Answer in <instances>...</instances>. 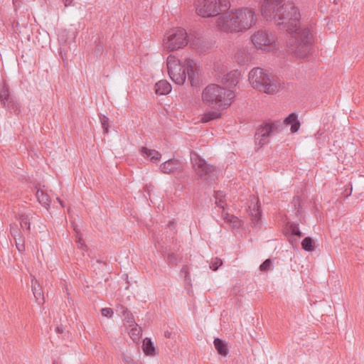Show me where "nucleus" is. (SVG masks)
<instances>
[{
  "label": "nucleus",
  "instance_id": "1",
  "mask_svg": "<svg viewBox=\"0 0 364 364\" xmlns=\"http://www.w3.org/2000/svg\"><path fill=\"white\" fill-rule=\"evenodd\" d=\"M284 0H264L262 14L267 21H273L290 36L287 42L289 51L299 57H305L310 52L313 35L309 28L301 27V15L292 3L282 6Z\"/></svg>",
  "mask_w": 364,
  "mask_h": 364
},
{
  "label": "nucleus",
  "instance_id": "2",
  "mask_svg": "<svg viewBox=\"0 0 364 364\" xmlns=\"http://www.w3.org/2000/svg\"><path fill=\"white\" fill-rule=\"evenodd\" d=\"M166 65L168 75L176 84L183 85L186 76L191 86L196 87L199 84L197 63L194 60L187 58L182 64L175 55H170L167 58Z\"/></svg>",
  "mask_w": 364,
  "mask_h": 364
},
{
  "label": "nucleus",
  "instance_id": "3",
  "mask_svg": "<svg viewBox=\"0 0 364 364\" xmlns=\"http://www.w3.org/2000/svg\"><path fill=\"white\" fill-rule=\"evenodd\" d=\"M235 97L234 92L218 85H208L202 92V100L204 104L215 109L228 108Z\"/></svg>",
  "mask_w": 364,
  "mask_h": 364
},
{
  "label": "nucleus",
  "instance_id": "4",
  "mask_svg": "<svg viewBox=\"0 0 364 364\" xmlns=\"http://www.w3.org/2000/svg\"><path fill=\"white\" fill-rule=\"evenodd\" d=\"M249 81L252 87L269 95L274 94L279 84L262 68H255L249 73Z\"/></svg>",
  "mask_w": 364,
  "mask_h": 364
},
{
  "label": "nucleus",
  "instance_id": "5",
  "mask_svg": "<svg viewBox=\"0 0 364 364\" xmlns=\"http://www.w3.org/2000/svg\"><path fill=\"white\" fill-rule=\"evenodd\" d=\"M230 4L228 0H200L196 6L197 14L204 18L215 16L220 11L228 10Z\"/></svg>",
  "mask_w": 364,
  "mask_h": 364
},
{
  "label": "nucleus",
  "instance_id": "6",
  "mask_svg": "<svg viewBox=\"0 0 364 364\" xmlns=\"http://www.w3.org/2000/svg\"><path fill=\"white\" fill-rule=\"evenodd\" d=\"M188 43V34L185 29L173 28L167 31L164 38V46L168 51L181 49Z\"/></svg>",
  "mask_w": 364,
  "mask_h": 364
},
{
  "label": "nucleus",
  "instance_id": "7",
  "mask_svg": "<svg viewBox=\"0 0 364 364\" xmlns=\"http://www.w3.org/2000/svg\"><path fill=\"white\" fill-rule=\"evenodd\" d=\"M254 46L264 51H272L276 48L274 36L265 30H259L255 32L251 37Z\"/></svg>",
  "mask_w": 364,
  "mask_h": 364
},
{
  "label": "nucleus",
  "instance_id": "8",
  "mask_svg": "<svg viewBox=\"0 0 364 364\" xmlns=\"http://www.w3.org/2000/svg\"><path fill=\"white\" fill-rule=\"evenodd\" d=\"M191 161L196 174L201 178L207 179L213 174L214 166L208 164L205 159L193 151L191 152Z\"/></svg>",
  "mask_w": 364,
  "mask_h": 364
},
{
  "label": "nucleus",
  "instance_id": "9",
  "mask_svg": "<svg viewBox=\"0 0 364 364\" xmlns=\"http://www.w3.org/2000/svg\"><path fill=\"white\" fill-rule=\"evenodd\" d=\"M234 12L240 32L248 30L255 24L257 16L253 9L242 8L235 10Z\"/></svg>",
  "mask_w": 364,
  "mask_h": 364
},
{
  "label": "nucleus",
  "instance_id": "10",
  "mask_svg": "<svg viewBox=\"0 0 364 364\" xmlns=\"http://www.w3.org/2000/svg\"><path fill=\"white\" fill-rule=\"evenodd\" d=\"M216 23L220 31L226 33L240 32L237 18L233 11L223 14L217 19Z\"/></svg>",
  "mask_w": 364,
  "mask_h": 364
},
{
  "label": "nucleus",
  "instance_id": "11",
  "mask_svg": "<svg viewBox=\"0 0 364 364\" xmlns=\"http://www.w3.org/2000/svg\"><path fill=\"white\" fill-rule=\"evenodd\" d=\"M0 100L8 109L14 112L20 109V104L9 95V89L6 84L0 85Z\"/></svg>",
  "mask_w": 364,
  "mask_h": 364
},
{
  "label": "nucleus",
  "instance_id": "12",
  "mask_svg": "<svg viewBox=\"0 0 364 364\" xmlns=\"http://www.w3.org/2000/svg\"><path fill=\"white\" fill-rule=\"evenodd\" d=\"M277 129V125L275 123L265 124L261 127L257 132L255 134L256 144L260 146L269 142V137Z\"/></svg>",
  "mask_w": 364,
  "mask_h": 364
},
{
  "label": "nucleus",
  "instance_id": "13",
  "mask_svg": "<svg viewBox=\"0 0 364 364\" xmlns=\"http://www.w3.org/2000/svg\"><path fill=\"white\" fill-rule=\"evenodd\" d=\"M259 199L252 196L251 203L249 205V211L252 223L255 227H259L261 224L262 214L260 211Z\"/></svg>",
  "mask_w": 364,
  "mask_h": 364
},
{
  "label": "nucleus",
  "instance_id": "14",
  "mask_svg": "<svg viewBox=\"0 0 364 364\" xmlns=\"http://www.w3.org/2000/svg\"><path fill=\"white\" fill-rule=\"evenodd\" d=\"M181 166L178 160L176 159H168L162 163L160 169L164 173L171 174L181 170Z\"/></svg>",
  "mask_w": 364,
  "mask_h": 364
},
{
  "label": "nucleus",
  "instance_id": "15",
  "mask_svg": "<svg viewBox=\"0 0 364 364\" xmlns=\"http://www.w3.org/2000/svg\"><path fill=\"white\" fill-rule=\"evenodd\" d=\"M116 312L122 318L129 323V326H135V320L132 313L128 309L121 304L116 306Z\"/></svg>",
  "mask_w": 364,
  "mask_h": 364
},
{
  "label": "nucleus",
  "instance_id": "16",
  "mask_svg": "<svg viewBox=\"0 0 364 364\" xmlns=\"http://www.w3.org/2000/svg\"><path fill=\"white\" fill-rule=\"evenodd\" d=\"M31 289L36 299V301L38 304H43L45 301L43 292L40 284L35 277L31 280Z\"/></svg>",
  "mask_w": 364,
  "mask_h": 364
},
{
  "label": "nucleus",
  "instance_id": "17",
  "mask_svg": "<svg viewBox=\"0 0 364 364\" xmlns=\"http://www.w3.org/2000/svg\"><path fill=\"white\" fill-rule=\"evenodd\" d=\"M190 45L193 49L200 53H205L210 49L209 43L201 38L193 39L191 41Z\"/></svg>",
  "mask_w": 364,
  "mask_h": 364
},
{
  "label": "nucleus",
  "instance_id": "18",
  "mask_svg": "<svg viewBox=\"0 0 364 364\" xmlns=\"http://www.w3.org/2000/svg\"><path fill=\"white\" fill-rule=\"evenodd\" d=\"M240 73L237 70L228 73L223 79V82L229 88L235 87L239 82Z\"/></svg>",
  "mask_w": 364,
  "mask_h": 364
},
{
  "label": "nucleus",
  "instance_id": "19",
  "mask_svg": "<svg viewBox=\"0 0 364 364\" xmlns=\"http://www.w3.org/2000/svg\"><path fill=\"white\" fill-rule=\"evenodd\" d=\"M140 153L144 157L149 158L153 163L159 162L161 158V154L158 151L144 146L140 149Z\"/></svg>",
  "mask_w": 364,
  "mask_h": 364
},
{
  "label": "nucleus",
  "instance_id": "20",
  "mask_svg": "<svg viewBox=\"0 0 364 364\" xmlns=\"http://www.w3.org/2000/svg\"><path fill=\"white\" fill-rule=\"evenodd\" d=\"M286 125L291 126V132L296 133L300 128V122L298 120L297 115L292 112L289 114L284 120Z\"/></svg>",
  "mask_w": 364,
  "mask_h": 364
},
{
  "label": "nucleus",
  "instance_id": "21",
  "mask_svg": "<svg viewBox=\"0 0 364 364\" xmlns=\"http://www.w3.org/2000/svg\"><path fill=\"white\" fill-rule=\"evenodd\" d=\"M171 90V86L166 80H160L155 85V91L158 95H166Z\"/></svg>",
  "mask_w": 364,
  "mask_h": 364
},
{
  "label": "nucleus",
  "instance_id": "22",
  "mask_svg": "<svg viewBox=\"0 0 364 364\" xmlns=\"http://www.w3.org/2000/svg\"><path fill=\"white\" fill-rule=\"evenodd\" d=\"M214 346L217 350L218 353L222 356H227L229 350L227 346V344L225 341L221 340L220 338H216L214 339Z\"/></svg>",
  "mask_w": 364,
  "mask_h": 364
},
{
  "label": "nucleus",
  "instance_id": "23",
  "mask_svg": "<svg viewBox=\"0 0 364 364\" xmlns=\"http://www.w3.org/2000/svg\"><path fill=\"white\" fill-rule=\"evenodd\" d=\"M239 64L245 65L250 62L252 59L250 54L245 49H240L237 51L235 56Z\"/></svg>",
  "mask_w": 364,
  "mask_h": 364
},
{
  "label": "nucleus",
  "instance_id": "24",
  "mask_svg": "<svg viewBox=\"0 0 364 364\" xmlns=\"http://www.w3.org/2000/svg\"><path fill=\"white\" fill-rule=\"evenodd\" d=\"M36 198L40 204L47 208L49 207L50 199L48 194L42 189H38L36 192Z\"/></svg>",
  "mask_w": 364,
  "mask_h": 364
},
{
  "label": "nucleus",
  "instance_id": "25",
  "mask_svg": "<svg viewBox=\"0 0 364 364\" xmlns=\"http://www.w3.org/2000/svg\"><path fill=\"white\" fill-rule=\"evenodd\" d=\"M219 110L220 109H216L214 111H208L205 112L201 118V122L203 123H207L212 120L220 119L222 114Z\"/></svg>",
  "mask_w": 364,
  "mask_h": 364
},
{
  "label": "nucleus",
  "instance_id": "26",
  "mask_svg": "<svg viewBox=\"0 0 364 364\" xmlns=\"http://www.w3.org/2000/svg\"><path fill=\"white\" fill-rule=\"evenodd\" d=\"M223 216L224 220L228 222L233 229L239 228L241 225V221L237 217L233 215H230L228 213H223Z\"/></svg>",
  "mask_w": 364,
  "mask_h": 364
},
{
  "label": "nucleus",
  "instance_id": "27",
  "mask_svg": "<svg viewBox=\"0 0 364 364\" xmlns=\"http://www.w3.org/2000/svg\"><path fill=\"white\" fill-rule=\"evenodd\" d=\"M143 350L146 355H153L155 353V348L151 339L146 338L143 341Z\"/></svg>",
  "mask_w": 364,
  "mask_h": 364
},
{
  "label": "nucleus",
  "instance_id": "28",
  "mask_svg": "<svg viewBox=\"0 0 364 364\" xmlns=\"http://www.w3.org/2000/svg\"><path fill=\"white\" fill-rule=\"evenodd\" d=\"M20 220V225L23 230H26L28 232L30 230V217L26 213H21L18 218Z\"/></svg>",
  "mask_w": 364,
  "mask_h": 364
},
{
  "label": "nucleus",
  "instance_id": "29",
  "mask_svg": "<svg viewBox=\"0 0 364 364\" xmlns=\"http://www.w3.org/2000/svg\"><path fill=\"white\" fill-rule=\"evenodd\" d=\"M129 334L134 341H139L141 335V328H137V324L132 326Z\"/></svg>",
  "mask_w": 364,
  "mask_h": 364
},
{
  "label": "nucleus",
  "instance_id": "30",
  "mask_svg": "<svg viewBox=\"0 0 364 364\" xmlns=\"http://www.w3.org/2000/svg\"><path fill=\"white\" fill-rule=\"evenodd\" d=\"M301 246L302 248L306 251H312L314 250L313 240L309 237H305L301 242Z\"/></svg>",
  "mask_w": 364,
  "mask_h": 364
},
{
  "label": "nucleus",
  "instance_id": "31",
  "mask_svg": "<svg viewBox=\"0 0 364 364\" xmlns=\"http://www.w3.org/2000/svg\"><path fill=\"white\" fill-rule=\"evenodd\" d=\"M215 203L218 206L223 208L224 210V201L223 198H225V194L223 191H216L215 193Z\"/></svg>",
  "mask_w": 364,
  "mask_h": 364
},
{
  "label": "nucleus",
  "instance_id": "32",
  "mask_svg": "<svg viewBox=\"0 0 364 364\" xmlns=\"http://www.w3.org/2000/svg\"><path fill=\"white\" fill-rule=\"evenodd\" d=\"M223 264V261L218 257L214 258L210 265V269L213 271H216Z\"/></svg>",
  "mask_w": 364,
  "mask_h": 364
},
{
  "label": "nucleus",
  "instance_id": "33",
  "mask_svg": "<svg viewBox=\"0 0 364 364\" xmlns=\"http://www.w3.org/2000/svg\"><path fill=\"white\" fill-rule=\"evenodd\" d=\"M15 240L16 248L19 252H23L25 250L24 240L22 237H16Z\"/></svg>",
  "mask_w": 364,
  "mask_h": 364
},
{
  "label": "nucleus",
  "instance_id": "34",
  "mask_svg": "<svg viewBox=\"0 0 364 364\" xmlns=\"http://www.w3.org/2000/svg\"><path fill=\"white\" fill-rule=\"evenodd\" d=\"M272 265V260L270 259H267L264 262H263L260 266L259 269L262 272L267 271L270 269Z\"/></svg>",
  "mask_w": 364,
  "mask_h": 364
},
{
  "label": "nucleus",
  "instance_id": "35",
  "mask_svg": "<svg viewBox=\"0 0 364 364\" xmlns=\"http://www.w3.org/2000/svg\"><path fill=\"white\" fill-rule=\"evenodd\" d=\"M108 121H109V119L106 116H103L102 117H100L102 127L105 133H107L109 131Z\"/></svg>",
  "mask_w": 364,
  "mask_h": 364
},
{
  "label": "nucleus",
  "instance_id": "36",
  "mask_svg": "<svg viewBox=\"0 0 364 364\" xmlns=\"http://www.w3.org/2000/svg\"><path fill=\"white\" fill-rule=\"evenodd\" d=\"M10 232H11V235L14 237V239H16L18 237H21L20 231L16 225H11Z\"/></svg>",
  "mask_w": 364,
  "mask_h": 364
},
{
  "label": "nucleus",
  "instance_id": "37",
  "mask_svg": "<svg viewBox=\"0 0 364 364\" xmlns=\"http://www.w3.org/2000/svg\"><path fill=\"white\" fill-rule=\"evenodd\" d=\"M290 230L292 233V235H296L298 237H301V232L299 230V228L298 227L297 224L292 223L290 225Z\"/></svg>",
  "mask_w": 364,
  "mask_h": 364
},
{
  "label": "nucleus",
  "instance_id": "38",
  "mask_svg": "<svg viewBox=\"0 0 364 364\" xmlns=\"http://www.w3.org/2000/svg\"><path fill=\"white\" fill-rule=\"evenodd\" d=\"M101 314L103 316L111 318L113 316V310L111 308H103L101 310Z\"/></svg>",
  "mask_w": 364,
  "mask_h": 364
},
{
  "label": "nucleus",
  "instance_id": "39",
  "mask_svg": "<svg viewBox=\"0 0 364 364\" xmlns=\"http://www.w3.org/2000/svg\"><path fill=\"white\" fill-rule=\"evenodd\" d=\"M181 274L184 275L185 279L186 281L190 279L189 270H188V267L187 265H184L182 267V268L181 269Z\"/></svg>",
  "mask_w": 364,
  "mask_h": 364
},
{
  "label": "nucleus",
  "instance_id": "40",
  "mask_svg": "<svg viewBox=\"0 0 364 364\" xmlns=\"http://www.w3.org/2000/svg\"><path fill=\"white\" fill-rule=\"evenodd\" d=\"M167 261L169 264H176L177 255L174 253H170L167 256Z\"/></svg>",
  "mask_w": 364,
  "mask_h": 364
},
{
  "label": "nucleus",
  "instance_id": "41",
  "mask_svg": "<svg viewBox=\"0 0 364 364\" xmlns=\"http://www.w3.org/2000/svg\"><path fill=\"white\" fill-rule=\"evenodd\" d=\"M123 360L125 364H134L136 362L129 356L124 355Z\"/></svg>",
  "mask_w": 364,
  "mask_h": 364
},
{
  "label": "nucleus",
  "instance_id": "42",
  "mask_svg": "<svg viewBox=\"0 0 364 364\" xmlns=\"http://www.w3.org/2000/svg\"><path fill=\"white\" fill-rule=\"evenodd\" d=\"M102 50H103L102 46V45H100V44H98V45L97 46V47H96L95 52H96L97 53H102Z\"/></svg>",
  "mask_w": 364,
  "mask_h": 364
},
{
  "label": "nucleus",
  "instance_id": "43",
  "mask_svg": "<svg viewBox=\"0 0 364 364\" xmlns=\"http://www.w3.org/2000/svg\"><path fill=\"white\" fill-rule=\"evenodd\" d=\"M77 243L78 244L80 248H82L85 246L84 243L82 242L81 237H78Z\"/></svg>",
  "mask_w": 364,
  "mask_h": 364
},
{
  "label": "nucleus",
  "instance_id": "44",
  "mask_svg": "<svg viewBox=\"0 0 364 364\" xmlns=\"http://www.w3.org/2000/svg\"><path fill=\"white\" fill-rule=\"evenodd\" d=\"M63 1L65 6L67 7V6L71 5L73 0H63Z\"/></svg>",
  "mask_w": 364,
  "mask_h": 364
},
{
  "label": "nucleus",
  "instance_id": "45",
  "mask_svg": "<svg viewBox=\"0 0 364 364\" xmlns=\"http://www.w3.org/2000/svg\"><path fill=\"white\" fill-rule=\"evenodd\" d=\"M56 331L58 333H62L64 331V328L62 326H58Z\"/></svg>",
  "mask_w": 364,
  "mask_h": 364
},
{
  "label": "nucleus",
  "instance_id": "46",
  "mask_svg": "<svg viewBox=\"0 0 364 364\" xmlns=\"http://www.w3.org/2000/svg\"><path fill=\"white\" fill-rule=\"evenodd\" d=\"M171 332H169V331H166V332L164 333V336H165L166 337H167V338H170V337H171Z\"/></svg>",
  "mask_w": 364,
  "mask_h": 364
},
{
  "label": "nucleus",
  "instance_id": "47",
  "mask_svg": "<svg viewBox=\"0 0 364 364\" xmlns=\"http://www.w3.org/2000/svg\"><path fill=\"white\" fill-rule=\"evenodd\" d=\"M58 200V201L60 202V203L61 204V205L63 206V203L62 201L59 199V198H57Z\"/></svg>",
  "mask_w": 364,
  "mask_h": 364
},
{
  "label": "nucleus",
  "instance_id": "48",
  "mask_svg": "<svg viewBox=\"0 0 364 364\" xmlns=\"http://www.w3.org/2000/svg\"><path fill=\"white\" fill-rule=\"evenodd\" d=\"M53 364H58L56 361H54Z\"/></svg>",
  "mask_w": 364,
  "mask_h": 364
},
{
  "label": "nucleus",
  "instance_id": "49",
  "mask_svg": "<svg viewBox=\"0 0 364 364\" xmlns=\"http://www.w3.org/2000/svg\"><path fill=\"white\" fill-rule=\"evenodd\" d=\"M73 36H74V37H73V38H75V36H76V34L74 33H73Z\"/></svg>",
  "mask_w": 364,
  "mask_h": 364
},
{
  "label": "nucleus",
  "instance_id": "50",
  "mask_svg": "<svg viewBox=\"0 0 364 364\" xmlns=\"http://www.w3.org/2000/svg\"><path fill=\"white\" fill-rule=\"evenodd\" d=\"M134 364H141V363H136V362Z\"/></svg>",
  "mask_w": 364,
  "mask_h": 364
}]
</instances>
